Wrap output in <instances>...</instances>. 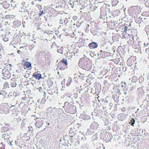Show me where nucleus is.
<instances>
[{
	"label": "nucleus",
	"instance_id": "obj_1",
	"mask_svg": "<svg viewBox=\"0 0 149 149\" xmlns=\"http://www.w3.org/2000/svg\"><path fill=\"white\" fill-rule=\"evenodd\" d=\"M91 61L88 58L86 57L81 58L79 62V66L87 70H89L91 68Z\"/></svg>",
	"mask_w": 149,
	"mask_h": 149
},
{
	"label": "nucleus",
	"instance_id": "obj_2",
	"mask_svg": "<svg viewBox=\"0 0 149 149\" xmlns=\"http://www.w3.org/2000/svg\"><path fill=\"white\" fill-rule=\"evenodd\" d=\"M118 27L119 30L123 32L122 35L123 37H128L129 36V34L127 33V24H123L122 23L120 22L118 24Z\"/></svg>",
	"mask_w": 149,
	"mask_h": 149
},
{
	"label": "nucleus",
	"instance_id": "obj_3",
	"mask_svg": "<svg viewBox=\"0 0 149 149\" xmlns=\"http://www.w3.org/2000/svg\"><path fill=\"white\" fill-rule=\"evenodd\" d=\"M63 108L65 110L66 112L71 114H74L75 113V108L73 105H71L69 103L66 102L65 103V104Z\"/></svg>",
	"mask_w": 149,
	"mask_h": 149
},
{
	"label": "nucleus",
	"instance_id": "obj_4",
	"mask_svg": "<svg viewBox=\"0 0 149 149\" xmlns=\"http://www.w3.org/2000/svg\"><path fill=\"white\" fill-rule=\"evenodd\" d=\"M67 60L63 58L58 64V68L61 70H64L67 68Z\"/></svg>",
	"mask_w": 149,
	"mask_h": 149
},
{
	"label": "nucleus",
	"instance_id": "obj_5",
	"mask_svg": "<svg viewBox=\"0 0 149 149\" xmlns=\"http://www.w3.org/2000/svg\"><path fill=\"white\" fill-rule=\"evenodd\" d=\"M132 8L133 16H137L141 12V8L139 6H133Z\"/></svg>",
	"mask_w": 149,
	"mask_h": 149
},
{
	"label": "nucleus",
	"instance_id": "obj_6",
	"mask_svg": "<svg viewBox=\"0 0 149 149\" xmlns=\"http://www.w3.org/2000/svg\"><path fill=\"white\" fill-rule=\"evenodd\" d=\"M2 74L5 79H8L10 77V73L9 70L6 68H4L2 71Z\"/></svg>",
	"mask_w": 149,
	"mask_h": 149
},
{
	"label": "nucleus",
	"instance_id": "obj_7",
	"mask_svg": "<svg viewBox=\"0 0 149 149\" xmlns=\"http://www.w3.org/2000/svg\"><path fill=\"white\" fill-rule=\"evenodd\" d=\"M136 58L134 56L130 57L127 61L128 65L131 67L134 64Z\"/></svg>",
	"mask_w": 149,
	"mask_h": 149
},
{
	"label": "nucleus",
	"instance_id": "obj_8",
	"mask_svg": "<svg viewBox=\"0 0 149 149\" xmlns=\"http://www.w3.org/2000/svg\"><path fill=\"white\" fill-rule=\"evenodd\" d=\"M57 89L55 85L51 87H49L47 89V91L48 92V93L50 94H52L54 93Z\"/></svg>",
	"mask_w": 149,
	"mask_h": 149
},
{
	"label": "nucleus",
	"instance_id": "obj_9",
	"mask_svg": "<svg viewBox=\"0 0 149 149\" xmlns=\"http://www.w3.org/2000/svg\"><path fill=\"white\" fill-rule=\"evenodd\" d=\"M75 46L74 44H68L67 45V48L69 51L70 53H74V49H75Z\"/></svg>",
	"mask_w": 149,
	"mask_h": 149
},
{
	"label": "nucleus",
	"instance_id": "obj_10",
	"mask_svg": "<svg viewBox=\"0 0 149 149\" xmlns=\"http://www.w3.org/2000/svg\"><path fill=\"white\" fill-rule=\"evenodd\" d=\"M99 126V124L96 122H93L91 124L90 126V129L94 132V131L97 130Z\"/></svg>",
	"mask_w": 149,
	"mask_h": 149
},
{
	"label": "nucleus",
	"instance_id": "obj_11",
	"mask_svg": "<svg viewBox=\"0 0 149 149\" xmlns=\"http://www.w3.org/2000/svg\"><path fill=\"white\" fill-rule=\"evenodd\" d=\"M97 44L94 42H92L88 45L89 47L91 49H95L97 47Z\"/></svg>",
	"mask_w": 149,
	"mask_h": 149
},
{
	"label": "nucleus",
	"instance_id": "obj_12",
	"mask_svg": "<svg viewBox=\"0 0 149 149\" xmlns=\"http://www.w3.org/2000/svg\"><path fill=\"white\" fill-rule=\"evenodd\" d=\"M10 3L11 6L15 8L19 4V2L18 0H12L10 1Z\"/></svg>",
	"mask_w": 149,
	"mask_h": 149
},
{
	"label": "nucleus",
	"instance_id": "obj_13",
	"mask_svg": "<svg viewBox=\"0 0 149 149\" xmlns=\"http://www.w3.org/2000/svg\"><path fill=\"white\" fill-rule=\"evenodd\" d=\"M135 19V21L136 23L140 24L141 23V22L143 21L142 20V18L141 17H137V16H134Z\"/></svg>",
	"mask_w": 149,
	"mask_h": 149
},
{
	"label": "nucleus",
	"instance_id": "obj_14",
	"mask_svg": "<svg viewBox=\"0 0 149 149\" xmlns=\"http://www.w3.org/2000/svg\"><path fill=\"white\" fill-rule=\"evenodd\" d=\"M0 111H1V113H4L5 112H6V110H7V108L5 105H2L0 106Z\"/></svg>",
	"mask_w": 149,
	"mask_h": 149
},
{
	"label": "nucleus",
	"instance_id": "obj_15",
	"mask_svg": "<svg viewBox=\"0 0 149 149\" xmlns=\"http://www.w3.org/2000/svg\"><path fill=\"white\" fill-rule=\"evenodd\" d=\"M3 7L5 9L8 8L10 6L9 2L7 1H4L3 2Z\"/></svg>",
	"mask_w": 149,
	"mask_h": 149
},
{
	"label": "nucleus",
	"instance_id": "obj_16",
	"mask_svg": "<svg viewBox=\"0 0 149 149\" xmlns=\"http://www.w3.org/2000/svg\"><path fill=\"white\" fill-rule=\"evenodd\" d=\"M43 124V121L41 120L40 122L38 121L36 122L35 123V125L37 127L39 128L42 126Z\"/></svg>",
	"mask_w": 149,
	"mask_h": 149
},
{
	"label": "nucleus",
	"instance_id": "obj_17",
	"mask_svg": "<svg viewBox=\"0 0 149 149\" xmlns=\"http://www.w3.org/2000/svg\"><path fill=\"white\" fill-rule=\"evenodd\" d=\"M21 24L20 22L18 21H16L14 22L13 26L15 28H17L19 27Z\"/></svg>",
	"mask_w": 149,
	"mask_h": 149
},
{
	"label": "nucleus",
	"instance_id": "obj_18",
	"mask_svg": "<svg viewBox=\"0 0 149 149\" xmlns=\"http://www.w3.org/2000/svg\"><path fill=\"white\" fill-rule=\"evenodd\" d=\"M54 86L53 81L50 79H48L47 81V86L48 87Z\"/></svg>",
	"mask_w": 149,
	"mask_h": 149
},
{
	"label": "nucleus",
	"instance_id": "obj_19",
	"mask_svg": "<svg viewBox=\"0 0 149 149\" xmlns=\"http://www.w3.org/2000/svg\"><path fill=\"white\" fill-rule=\"evenodd\" d=\"M10 85L12 87H15L17 85L16 82L13 80H11Z\"/></svg>",
	"mask_w": 149,
	"mask_h": 149
},
{
	"label": "nucleus",
	"instance_id": "obj_20",
	"mask_svg": "<svg viewBox=\"0 0 149 149\" xmlns=\"http://www.w3.org/2000/svg\"><path fill=\"white\" fill-rule=\"evenodd\" d=\"M24 66L26 67V68H29L31 67V64L29 62H25L24 63Z\"/></svg>",
	"mask_w": 149,
	"mask_h": 149
},
{
	"label": "nucleus",
	"instance_id": "obj_21",
	"mask_svg": "<svg viewBox=\"0 0 149 149\" xmlns=\"http://www.w3.org/2000/svg\"><path fill=\"white\" fill-rule=\"evenodd\" d=\"M3 21H4V25L6 27H8V26L10 25V22H8V21H6L5 19L4 20H3Z\"/></svg>",
	"mask_w": 149,
	"mask_h": 149
},
{
	"label": "nucleus",
	"instance_id": "obj_22",
	"mask_svg": "<svg viewBox=\"0 0 149 149\" xmlns=\"http://www.w3.org/2000/svg\"><path fill=\"white\" fill-rule=\"evenodd\" d=\"M54 108L52 107L48 108L47 109L48 113H52L54 112Z\"/></svg>",
	"mask_w": 149,
	"mask_h": 149
},
{
	"label": "nucleus",
	"instance_id": "obj_23",
	"mask_svg": "<svg viewBox=\"0 0 149 149\" xmlns=\"http://www.w3.org/2000/svg\"><path fill=\"white\" fill-rule=\"evenodd\" d=\"M142 15L147 17L149 16V10L143 12L142 13Z\"/></svg>",
	"mask_w": 149,
	"mask_h": 149
},
{
	"label": "nucleus",
	"instance_id": "obj_24",
	"mask_svg": "<svg viewBox=\"0 0 149 149\" xmlns=\"http://www.w3.org/2000/svg\"><path fill=\"white\" fill-rule=\"evenodd\" d=\"M138 80L137 78V77L134 76L132 78V82H136Z\"/></svg>",
	"mask_w": 149,
	"mask_h": 149
},
{
	"label": "nucleus",
	"instance_id": "obj_25",
	"mask_svg": "<svg viewBox=\"0 0 149 149\" xmlns=\"http://www.w3.org/2000/svg\"><path fill=\"white\" fill-rule=\"evenodd\" d=\"M46 93L45 92L44 93L45 97L41 100V103H44V104H45L46 103Z\"/></svg>",
	"mask_w": 149,
	"mask_h": 149
},
{
	"label": "nucleus",
	"instance_id": "obj_26",
	"mask_svg": "<svg viewBox=\"0 0 149 149\" xmlns=\"http://www.w3.org/2000/svg\"><path fill=\"white\" fill-rule=\"evenodd\" d=\"M33 76L36 78H38V79L40 78V75L39 74H36L34 73L33 74Z\"/></svg>",
	"mask_w": 149,
	"mask_h": 149
},
{
	"label": "nucleus",
	"instance_id": "obj_27",
	"mask_svg": "<svg viewBox=\"0 0 149 149\" xmlns=\"http://www.w3.org/2000/svg\"><path fill=\"white\" fill-rule=\"evenodd\" d=\"M80 75L79 76V78L83 80L84 79L85 77V75L84 74H82L81 73H80Z\"/></svg>",
	"mask_w": 149,
	"mask_h": 149
},
{
	"label": "nucleus",
	"instance_id": "obj_28",
	"mask_svg": "<svg viewBox=\"0 0 149 149\" xmlns=\"http://www.w3.org/2000/svg\"><path fill=\"white\" fill-rule=\"evenodd\" d=\"M52 58L51 56L49 57H47V61H48V63H49V65L50 63L52 61Z\"/></svg>",
	"mask_w": 149,
	"mask_h": 149
},
{
	"label": "nucleus",
	"instance_id": "obj_29",
	"mask_svg": "<svg viewBox=\"0 0 149 149\" xmlns=\"http://www.w3.org/2000/svg\"><path fill=\"white\" fill-rule=\"evenodd\" d=\"M39 2L38 1H37V0H34L31 2V3L33 5H36L39 3Z\"/></svg>",
	"mask_w": 149,
	"mask_h": 149
},
{
	"label": "nucleus",
	"instance_id": "obj_30",
	"mask_svg": "<svg viewBox=\"0 0 149 149\" xmlns=\"http://www.w3.org/2000/svg\"><path fill=\"white\" fill-rule=\"evenodd\" d=\"M63 47H61L58 50V52L59 53L63 54Z\"/></svg>",
	"mask_w": 149,
	"mask_h": 149
},
{
	"label": "nucleus",
	"instance_id": "obj_31",
	"mask_svg": "<svg viewBox=\"0 0 149 149\" xmlns=\"http://www.w3.org/2000/svg\"><path fill=\"white\" fill-rule=\"evenodd\" d=\"M20 140L21 139L19 140L17 139L16 141H15V143L16 145L18 146H20Z\"/></svg>",
	"mask_w": 149,
	"mask_h": 149
},
{
	"label": "nucleus",
	"instance_id": "obj_32",
	"mask_svg": "<svg viewBox=\"0 0 149 149\" xmlns=\"http://www.w3.org/2000/svg\"><path fill=\"white\" fill-rule=\"evenodd\" d=\"M12 15H6L5 16V19L10 20L12 18Z\"/></svg>",
	"mask_w": 149,
	"mask_h": 149
},
{
	"label": "nucleus",
	"instance_id": "obj_33",
	"mask_svg": "<svg viewBox=\"0 0 149 149\" xmlns=\"http://www.w3.org/2000/svg\"><path fill=\"white\" fill-rule=\"evenodd\" d=\"M63 0H56L55 1L56 4H58L59 5H61V2Z\"/></svg>",
	"mask_w": 149,
	"mask_h": 149
},
{
	"label": "nucleus",
	"instance_id": "obj_34",
	"mask_svg": "<svg viewBox=\"0 0 149 149\" xmlns=\"http://www.w3.org/2000/svg\"><path fill=\"white\" fill-rule=\"evenodd\" d=\"M53 33H54L53 32H52L51 33H50L49 34L48 33H47V34H49V36L51 37H54L55 36L54 35Z\"/></svg>",
	"mask_w": 149,
	"mask_h": 149
},
{
	"label": "nucleus",
	"instance_id": "obj_35",
	"mask_svg": "<svg viewBox=\"0 0 149 149\" xmlns=\"http://www.w3.org/2000/svg\"><path fill=\"white\" fill-rule=\"evenodd\" d=\"M145 29V31L147 33V32H149V25H147L146 26Z\"/></svg>",
	"mask_w": 149,
	"mask_h": 149
},
{
	"label": "nucleus",
	"instance_id": "obj_36",
	"mask_svg": "<svg viewBox=\"0 0 149 149\" xmlns=\"http://www.w3.org/2000/svg\"><path fill=\"white\" fill-rule=\"evenodd\" d=\"M36 6L38 7V8L39 9L41 8V6L40 5L39 3H38V4H37L36 5Z\"/></svg>",
	"mask_w": 149,
	"mask_h": 149
},
{
	"label": "nucleus",
	"instance_id": "obj_37",
	"mask_svg": "<svg viewBox=\"0 0 149 149\" xmlns=\"http://www.w3.org/2000/svg\"><path fill=\"white\" fill-rule=\"evenodd\" d=\"M86 27H87L86 29V32H88V31H89L88 27H89V25H87Z\"/></svg>",
	"mask_w": 149,
	"mask_h": 149
},
{
	"label": "nucleus",
	"instance_id": "obj_38",
	"mask_svg": "<svg viewBox=\"0 0 149 149\" xmlns=\"http://www.w3.org/2000/svg\"><path fill=\"white\" fill-rule=\"evenodd\" d=\"M3 40H4V41L6 42L8 40V38H3Z\"/></svg>",
	"mask_w": 149,
	"mask_h": 149
},
{
	"label": "nucleus",
	"instance_id": "obj_39",
	"mask_svg": "<svg viewBox=\"0 0 149 149\" xmlns=\"http://www.w3.org/2000/svg\"><path fill=\"white\" fill-rule=\"evenodd\" d=\"M132 120H133V122L131 124V125H132L133 126H134V124L135 122V120L134 119L132 118V120H131V121H132Z\"/></svg>",
	"mask_w": 149,
	"mask_h": 149
},
{
	"label": "nucleus",
	"instance_id": "obj_40",
	"mask_svg": "<svg viewBox=\"0 0 149 149\" xmlns=\"http://www.w3.org/2000/svg\"><path fill=\"white\" fill-rule=\"evenodd\" d=\"M28 128H29V130H28V132L29 131H31V129H32V127L31 126H30L28 127Z\"/></svg>",
	"mask_w": 149,
	"mask_h": 149
},
{
	"label": "nucleus",
	"instance_id": "obj_41",
	"mask_svg": "<svg viewBox=\"0 0 149 149\" xmlns=\"http://www.w3.org/2000/svg\"><path fill=\"white\" fill-rule=\"evenodd\" d=\"M78 33L81 36H83V33L81 32H79Z\"/></svg>",
	"mask_w": 149,
	"mask_h": 149
},
{
	"label": "nucleus",
	"instance_id": "obj_42",
	"mask_svg": "<svg viewBox=\"0 0 149 149\" xmlns=\"http://www.w3.org/2000/svg\"><path fill=\"white\" fill-rule=\"evenodd\" d=\"M15 43V41H14L13 40L10 42V43L12 44H13Z\"/></svg>",
	"mask_w": 149,
	"mask_h": 149
},
{
	"label": "nucleus",
	"instance_id": "obj_43",
	"mask_svg": "<svg viewBox=\"0 0 149 149\" xmlns=\"http://www.w3.org/2000/svg\"><path fill=\"white\" fill-rule=\"evenodd\" d=\"M101 52H102V54L103 53L104 54H105L106 53H107L106 52H105V51L102 52V50L101 51Z\"/></svg>",
	"mask_w": 149,
	"mask_h": 149
},
{
	"label": "nucleus",
	"instance_id": "obj_44",
	"mask_svg": "<svg viewBox=\"0 0 149 149\" xmlns=\"http://www.w3.org/2000/svg\"><path fill=\"white\" fill-rule=\"evenodd\" d=\"M18 53L19 54H21L22 52L19 50L18 51Z\"/></svg>",
	"mask_w": 149,
	"mask_h": 149
},
{
	"label": "nucleus",
	"instance_id": "obj_45",
	"mask_svg": "<svg viewBox=\"0 0 149 149\" xmlns=\"http://www.w3.org/2000/svg\"><path fill=\"white\" fill-rule=\"evenodd\" d=\"M143 79V78H142V77H140V78H139V81L140 82V79Z\"/></svg>",
	"mask_w": 149,
	"mask_h": 149
},
{
	"label": "nucleus",
	"instance_id": "obj_46",
	"mask_svg": "<svg viewBox=\"0 0 149 149\" xmlns=\"http://www.w3.org/2000/svg\"><path fill=\"white\" fill-rule=\"evenodd\" d=\"M16 104H15L14 105H11L10 107H13V106H15L16 105Z\"/></svg>",
	"mask_w": 149,
	"mask_h": 149
},
{
	"label": "nucleus",
	"instance_id": "obj_47",
	"mask_svg": "<svg viewBox=\"0 0 149 149\" xmlns=\"http://www.w3.org/2000/svg\"><path fill=\"white\" fill-rule=\"evenodd\" d=\"M2 26L1 23L0 22V28Z\"/></svg>",
	"mask_w": 149,
	"mask_h": 149
},
{
	"label": "nucleus",
	"instance_id": "obj_48",
	"mask_svg": "<svg viewBox=\"0 0 149 149\" xmlns=\"http://www.w3.org/2000/svg\"><path fill=\"white\" fill-rule=\"evenodd\" d=\"M12 141H10V145H12Z\"/></svg>",
	"mask_w": 149,
	"mask_h": 149
},
{
	"label": "nucleus",
	"instance_id": "obj_49",
	"mask_svg": "<svg viewBox=\"0 0 149 149\" xmlns=\"http://www.w3.org/2000/svg\"><path fill=\"white\" fill-rule=\"evenodd\" d=\"M121 46H119V47H118V49H119L120 48H121Z\"/></svg>",
	"mask_w": 149,
	"mask_h": 149
},
{
	"label": "nucleus",
	"instance_id": "obj_50",
	"mask_svg": "<svg viewBox=\"0 0 149 149\" xmlns=\"http://www.w3.org/2000/svg\"><path fill=\"white\" fill-rule=\"evenodd\" d=\"M62 21H62V20H61V19L60 20V22H62Z\"/></svg>",
	"mask_w": 149,
	"mask_h": 149
},
{
	"label": "nucleus",
	"instance_id": "obj_51",
	"mask_svg": "<svg viewBox=\"0 0 149 149\" xmlns=\"http://www.w3.org/2000/svg\"><path fill=\"white\" fill-rule=\"evenodd\" d=\"M55 43L54 42V43H53L52 45H55Z\"/></svg>",
	"mask_w": 149,
	"mask_h": 149
},
{
	"label": "nucleus",
	"instance_id": "obj_52",
	"mask_svg": "<svg viewBox=\"0 0 149 149\" xmlns=\"http://www.w3.org/2000/svg\"><path fill=\"white\" fill-rule=\"evenodd\" d=\"M22 48H23V47H21L20 48V49H21Z\"/></svg>",
	"mask_w": 149,
	"mask_h": 149
},
{
	"label": "nucleus",
	"instance_id": "obj_53",
	"mask_svg": "<svg viewBox=\"0 0 149 149\" xmlns=\"http://www.w3.org/2000/svg\"><path fill=\"white\" fill-rule=\"evenodd\" d=\"M77 79V77H75L74 78V79Z\"/></svg>",
	"mask_w": 149,
	"mask_h": 149
},
{
	"label": "nucleus",
	"instance_id": "obj_54",
	"mask_svg": "<svg viewBox=\"0 0 149 149\" xmlns=\"http://www.w3.org/2000/svg\"><path fill=\"white\" fill-rule=\"evenodd\" d=\"M75 82L77 83V80H76Z\"/></svg>",
	"mask_w": 149,
	"mask_h": 149
},
{
	"label": "nucleus",
	"instance_id": "obj_55",
	"mask_svg": "<svg viewBox=\"0 0 149 149\" xmlns=\"http://www.w3.org/2000/svg\"><path fill=\"white\" fill-rule=\"evenodd\" d=\"M75 17H73V18H75Z\"/></svg>",
	"mask_w": 149,
	"mask_h": 149
},
{
	"label": "nucleus",
	"instance_id": "obj_56",
	"mask_svg": "<svg viewBox=\"0 0 149 149\" xmlns=\"http://www.w3.org/2000/svg\"><path fill=\"white\" fill-rule=\"evenodd\" d=\"M33 129L32 130V132H33Z\"/></svg>",
	"mask_w": 149,
	"mask_h": 149
},
{
	"label": "nucleus",
	"instance_id": "obj_57",
	"mask_svg": "<svg viewBox=\"0 0 149 149\" xmlns=\"http://www.w3.org/2000/svg\"><path fill=\"white\" fill-rule=\"evenodd\" d=\"M58 74H59V72H58Z\"/></svg>",
	"mask_w": 149,
	"mask_h": 149
}]
</instances>
